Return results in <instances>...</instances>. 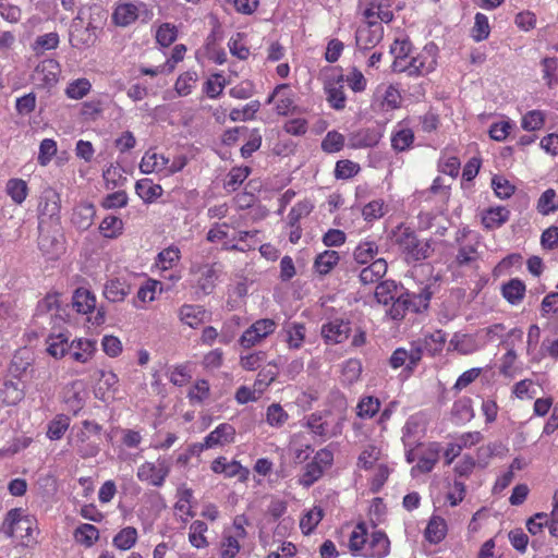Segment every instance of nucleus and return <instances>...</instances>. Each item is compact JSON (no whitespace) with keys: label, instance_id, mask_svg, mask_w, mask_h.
<instances>
[{"label":"nucleus","instance_id":"1","mask_svg":"<svg viewBox=\"0 0 558 558\" xmlns=\"http://www.w3.org/2000/svg\"><path fill=\"white\" fill-rule=\"evenodd\" d=\"M39 533L37 519L22 508L9 510L0 525V534L24 548L35 547Z\"/></svg>","mask_w":558,"mask_h":558},{"label":"nucleus","instance_id":"2","mask_svg":"<svg viewBox=\"0 0 558 558\" xmlns=\"http://www.w3.org/2000/svg\"><path fill=\"white\" fill-rule=\"evenodd\" d=\"M349 550L352 556L363 558H384L390 551L387 535L378 530L368 531L364 522L357 523L349 536Z\"/></svg>","mask_w":558,"mask_h":558},{"label":"nucleus","instance_id":"3","mask_svg":"<svg viewBox=\"0 0 558 558\" xmlns=\"http://www.w3.org/2000/svg\"><path fill=\"white\" fill-rule=\"evenodd\" d=\"M187 159L183 155H178L170 159L163 154L154 149H148L142 157L140 170L145 174L157 173L162 177H170L181 171L186 166Z\"/></svg>","mask_w":558,"mask_h":558},{"label":"nucleus","instance_id":"4","mask_svg":"<svg viewBox=\"0 0 558 558\" xmlns=\"http://www.w3.org/2000/svg\"><path fill=\"white\" fill-rule=\"evenodd\" d=\"M393 242L398 245L402 254H404L408 263L418 262L428 256V243L418 240L410 228L399 226L393 231Z\"/></svg>","mask_w":558,"mask_h":558},{"label":"nucleus","instance_id":"5","mask_svg":"<svg viewBox=\"0 0 558 558\" xmlns=\"http://www.w3.org/2000/svg\"><path fill=\"white\" fill-rule=\"evenodd\" d=\"M437 56L434 47L426 46L420 53H412L404 59L401 66H396V73H405L409 76H423L436 69Z\"/></svg>","mask_w":558,"mask_h":558},{"label":"nucleus","instance_id":"6","mask_svg":"<svg viewBox=\"0 0 558 558\" xmlns=\"http://www.w3.org/2000/svg\"><path fill=\"white\" fill-rule=\"evenodd\" d=\"M171 472L168 458L159 456L156 462L145 461L136 470V477L148 486L161 487Z\"/></svg>","mask_w":558,"mask_h":558},{"label":"nucleus","instance_id":"7","mask_svg":"<svg viewBox=\"0 0 558 558\" xmlns=\"http://www.w3.org/2000/svg\"><path fill=\"white\" fill-rule=\"evenodd\" d=\"M96 295L86 288H77L72 296V305L74 310L83 315L92 314L96 311L93 317H88V322L94 326H100L106 320V313L102 306L96 307Z\"/></svg>","mask_w":558,"mask_h":558},{"label":"nucleus","instance_id":"8","mask_svg":"<svg viewBox=\"0 0 558 558\" xmlns=\"http://www.w3.org/2000/svg\"><path fill=\"white\" fill-rule=\"evenodd\" d=\"M245 520L235 518L230 529H226L222 533L220 543V558H236L240 553V542L246 538V530L244 527Z\"/></svg>","mask_w":558,"mask_h":558},{"label":"nucleus","instance_id":"9","mask_svg":"<svg viewBox=\"0 0 558 558\" xmlns=\"http://www.w3.org/2000/svg\"><path fill=\"white\" fill-rule=\"evenodd\" d=\"M427 300V298L423 299L421 295L411 294L405 291L390 302L386 313L393 320H400L405 316L408 311L418 312L422 305L426 307Z\"/></svg>","mask_w":558,"mask_h":558},{"label":"nucleus","instance_id":"10","mask_svg":"<svg viewBox=\"0 0 558 558\" xmlns=\"http://www.w3.org/2000/svg\"><path fill=\"white\" fill-rule=\"evenodd\" d=\"M148 13L147 7L141 1L117 2L111 15L112 23L117 26L126 27L133 24L141 13Z\"/></svg>","mask_w":558,"mask_h":558},{"label":"nucleus","instance_id":"11","mask_svg":"<svg viewBox=\"0 0 558 558\" xmlns=\"http://www.w3.org/2000/svg\"><path fill=\"white\" fill-rule=\"evenodd\" d=\"M277 328L274 319L262 318L253 323L241 336L239 342L244 349L259 344L265 338L271 335Z\"/></svg>","mask_w":558,"mask_h":558},{"label":"nucleus","instance_id":"12","mask_svg":"<svg viewBox=\"0 0 558 558\" xmlns=\"http://www.w3.org/2000/svg\"><path fill=\"white\" fill-rule=\"evenodd\" d=\"M351 333V322L341 317H335L322 325L320 335L327 344L344 342Z\"/></svg>","mask_w":558,"mask_h":558},{"label":"nucleus","instance_id":"13","mask_svg":"<svg viewBox=\"0 0 558 558\" xmlns=\"http://www.w3.org/2000/svg\"><path fill=\"white\" fill-rule=\"evenodd\" d=\"M427 421L423 413L411 415L402 428V441L405 448L415 447L424 437Z\"/></svg>","mask_w":558,"mask_h":558},{"label":"nucleus","instance_id":"14","mask_svg":"<svg viewBox=\"0 0 558 558\" xmlns=\"http://www.w3.org/2000/svg\"><path fill=\"white\" fill-rule=\"evenodd\" d=\"M422 355V347L412 343L409 350L405 348H397L389 357L388 363L393 369L404 366L408 371H412L421 361Z\"/></svg>","mask_w":558,"mask_h":558},{"label":"nucleus","instance_id":"15","mask_svg":"<svg viewBox=\"0 0 558 558\" xmlns=\"http://www.w3.org/2000/svg\"><path fill=\"white\" fill-rule=\"evenodd\" d=\"M384 37V27L380 24H364L355 34V43L359 51H366L376 47Z\"/></svg>","mask_w":558,"mask_h":558},{"label":"nucleus","instance_id":"16","mask_svg":"<svg viewBox=\"0 0 558 558\" xmlns=\"http://www.w3.org/2000/svg\"><path fill=\"white\" fill-rule=\"evenodd\" d=\"M440 450L441 447L438 442H429L422 447L417 453V463L412 468V474L430 472L439 460Z\"/></svg>","mask_w":558,"mask_h":558},{"label":"nucleus","instance_id":"17","mask_svg":"<svg viewBox=\"0 0 558 558\" xmlns=\"http://www.w3.org/2000/svg\"><path fill=\"white\" fill-rule=\"evenodd\" d=\"M61 69L54 59L43 60L34 71V80L45 87H51L57 84Z\"/></svg>","mask_w":558,"mask_h":558},{"label":"nucleus","instance_id":"18","mask_svg":"<svg viewBox=\"0 0 558 558\" xmlns=\"http://www.w3.org/2000/svg\"><path fill=\"white\" fill-rule=\"evenodd\" d=\"M381 136V131L378 128H363L349 135L348 146L353 149L374 147Z\"/></svg>","mask_w":558,"mask_h":558},{"label":"nucleus","instance_id":"19","mask_svg":"<svg viewBox=\"0 0 558 558\" xmlns=\"http://www.w3.org/2000/svg\"><path fill=\"white\" fill-rule=\"evenodd\" d=\"M267 104H275L276 112L280 116H287L293 108V94L287 84H279L268 96Z\"/></svg>","mask_w":558,"mask_h":558},{"label":"nucleus","instance_id":"20","mask_svg":"<svg viewBox=\"0 0 558 558\" xmlns=\"http://www.w3.org/2000/svg\"><path fill=\"white\" fill-rule=\"evenodd\" d=\"M178 315L182 324L194 329L199 327L209 318L207 311L198 304H183L179 308Z\"/></svg>","mask_w":558,"mask_h":558},{"label":"nucleus","instance_id":"21","mask_svg":"<svg viewBox=\"0 0 558 558\" xmlns=\"http://www.w3.org/2000/svg\"><path fill=\"white\" fill-rule=\"evenodd\" d=\"M119 388V378L111 371H100V378L96 388V397L104 402H108L114 398V393Z\"/></svg>","mask_w":558,"mask_h":558},{"label":"nucleus","instance_id":"22","mask_svg":"<svg viewBox=\"0 0 558 558\" xmlns=\"http://www.w3.org/2000/svg\"><path fill=\"white\" fill-rule=\"evenodd\" d=\"M235 439V428L229 423L219 424L205 437V446L210 448L232 444Z\"/></svg>","mask_w":558,"mask_h":558},{"label":"nucleus","instance_id":"23","mask_svg":"<svg viewBox=\"0 0 558 558\" xmlns=\"http://www.w3.org/2000/svg\"><path fill=\"white\" fill-rule=\"evenodd\" d=\"M96 352V342L90 339L77 338L70 343L71 357L78 363L89 362Z\"/></svg>","mask_w":558,"mask_h":558},{"label":"nucleus","instance_id":"24","mask_svg":"<svg viewBox=\"0 0 558 558\" xmlns=\"http://www.w3.org/2000/svg\"><path fill=\"white\" fill-rule=\"evenodd\" d=\"M387 268L386 259L378 257L360 270V281L363 284L376 283L386 275Z\"/></svg>","mask_w":558,"mask_h":558},{"label":"nucleus","instance_id":"25","mask_svg":"<svg viewBox=\"0 0 558 558\" xmlns=\"http://www.w3.org/2000/svg\"><path fill=\"white\" fill-rule=\"evenodd\" d=\"M284 339L283 341L287 343L288 349L290 350H299L302 348L305 341L306 336V327L302 323H288L282 329Z\"/></svg>","mask_w":558,"mask_h":558},{"label":"nucleus","instance_id":"26","mask_svg":"<svg viewBox=\"0 0 558 558\" xmlns=\"http://www.w3.org/2000/svg\"><path fill=\"white\" fill-rule=\"evenodd\" d=\"M40 217L53 218L60 213V196L53 189H46L40 196L38 204Z\"/></svg>","mask_w":558,"mask_h":558},{"label":"nucleus","instance_id":"27","mask_svg":"<svg viewBox=\"0 0 558 558\" xmlns=\"http://www.w3.org/2000/svg\"><path fill=\"white\" fill-rule=\"evenodd\" d=\"M525 283L519 278H512L501 286V295L513 306L521 304L525 296Z\"/></svg>","mask_w":558,"mask_h":558},{"label":"nucleus","instance_id":"28","mask_svg":"<svg viewBox=\"0 0 558 558\" xmlns=\"http://www.w3.org/2000/svg\"><path fill=\"white\" fill-rule=\"evenodd\" d=\"M131 292V287L125 280L113 278L106 282L104 296L112 303L122 302Z\"/></svg>","mask_w":558,"mask_h":558},{"label":"nucleus","instance_id":"29","mask_svg":"<svg viewBox=\"0 0 558 558\" xmlns=\"http://www.w3.org/2000/svg\"><path fill=\"white\" fill-rule=\"evenodd\" d=\"M404 291L402 286H398L393 280H385L378 283L375 290V298L378 303L388 306Z\"/></svg>","mask_w":558,"mask_h":558},{"label":"nucleus","instance_id":"30","mask_svg":"<svg viewBox=\"0 0 558 558\" xmlns=\"http://www.w3.org/2000/svg\"><path fill=\"white\" fill-rule=\"evenodd\" d=\"M47 352L54 359H62L70 351L69 333H50L47 339Z\"/></svg>","mask_w":558,"mask_h":558},{"label":"nucleus","instance_id":"31","mask_svg":"<svg viewBox=\"0 0 558 558\" xmlns=\"http://www.w3.org/2000/svg\"><path fill=\"white\" fill-rule=\"evenodd\" d=\"M378 244L372 239L361 241L353 251V258L360 265H368L376 259Z\"/></svg>","mask_w":558,"mask_h":558},{"label":"nucleus","instance_id":"32","mask_svg":"<svg viewBox=\"0 0 558 558\" xmlns=\"http://www.w3.org/2000/svg\"><path fill=\"white\" fill-rule=\"evenodd\" d=\"M38 247L49 259L57 258L62 252V243L49 233L44 232L39 225Z\"/></svg>","mask_w":558,"mask_h":558},{"label":"nucleus","instance_id":"33","mask_svg":"<svg viewBox=\"0 0 558 558\" xmlns=\"http://www.w3.org/2000/svg\"><path fill=\"white\" fill-rule=\"evenodd\" d=\"M136 194L144 203H153L162 195V187L150 179H141L135 184Z\"/></svg>","mask_w":558,"mask_h":558},{"label":"nucleus","instance_id":"34","mask_svg":"<svg viewBox=\"0 0 558 558\" xmlns=\"http://www.w3.org/2000/svg\"><path fill=\"white\" fill-rule=\"evenodd\" d=\"M73 536L77 544L89 548L98 542L99 530L93 524L82 523L74 530Z\"/></svg>","mask_w":558,"mask_h":558},{"label":"nucleus","instance_id":"35","mask_svg":"<svg viewBox=\"0 0 558 558\" xmlns=\"http://www.w3.org/2000/svg\"><path fill=\"white\" fill-rule=\"evenodd\" d=\"M180 258L181 252L179 247L170 245L157 255L155 267L160 271L170 270L179 263Z\"/></svg>","mask_w":558,"mask_h":558},{"label":"nucleus","instance_id":"36","mask_svg":"<svg viewBox=\"0 0 558 558\" xmlns=\"http://www.w3.org/2000/svg\"><path fill=\"white\" fill-rule=\"evenodd\" d=\"M325 92L331 108L341 110L345 107L347 98L343 92L342 82L339 78L336 82H327L325 84Z\"/></svg>","mask_w":558,"mask_h":558},{"label":"nucleus","instance_id":"37","mask_svg":"<svg viewBox=\"0 0 558 558\" xmlns=\"http://www.w3.org/2000/svg\"><path fill=\"white\" fill-rule=\"evenodd\" d=\"M138 539V532L134 526L121 529L112 538V545L122 551L130 550Z\"/></svg>","mask_w":558,"mask_h":558},{"label":"nucleus","instance_id":"38","mask_svg":"<svg viewBox=\"0 0 558 558\" xmlns=\"http://www.w3.org/2000/svg\"><path fill=\"white\" fill-rule=\"evenodd\" d=\"M59 294L58 293H48L44 299H41L36 307V316L37 317H49L52 322L59 312Z\"/></svg>","mask_w":558,"mask_h":558},{"label":"nucleus","instance_id":"39","mask_svg":"<svg viewBox=\"0 0 558 558\" xmlns=\"http://www.w3.org/2000/svg\"><path fill=\"white\" fill-rule=\"evenodd\" d=\"M509 216L510 211L506 207H493L484 213L482 217V222L487 229H496L501 227L505 222H507Z\"/></svg>","mask_w":558,"mask_h":558},{"label":"nucleus","instance_id":"40","mask_svg":"<svg viewBox=\"0 0 558 558\" xmlns=\"http://www.w3.org/2000/svg\"><path fill=\"white\" fill-rule=\"evenodd\" d=\"M452 418L456 424H464L474 417L472 400L468 397L457 400L451 410Z\"/></svg>","mask_w":558,"mask_h":558},{"label":"nucleus","instance_id":"41","mask_svg":"<svg viewBox=\"0 0 558 558\" xmlns=\"http://www.w3.org/2000/svg\"><path fill=\"white\" fill-rule=\"evenodd\" d=\"M192 499L193 490L191 488L180 487L178 489V500L174 505V509L183 521L194 515L192 511Z\"/></svg>","mask_w":558,"mask_h":558},{"label":"nucleus","instance_id":"42","mask_svg":"<svg viewBox=\"0 0 558 558\" xmlns=\"http://www.w3.org/2000/svg\"><path fill=\"white\" fill-rule=\"evenodd\" d=\"M339 253L331 250H326L318 254L314 260V269L319 275L329 274L339 263Z\"/></svg>","mask_w":558,"mask_h":558},{"label":"nucleus","instance_id":"43","mask_svg":"<svg viewBox=\"0 0 558 558\" xmlns=\"http://www.w3.org/2000/svg\"><path fill=\"white\" fill-rule=\"evenodd\" d=\"M447 534V523L440 517H432L426 530L425 538L432 544L440 543Z\"/></svg>","mask_w":558,"mask_h":558},{"label":"nucleus","instance_id":"44","mask_svg":"<svg viewBox=\"0 0 558 558\" xmlns=\"http://www.w3.org/2000/svg\"><path fill=\"white\" fill-rule=\"evenodd\" d=\"M208 531V525L204 521L195 520L191 523L189 527V542L190 544L197 548H206L209 543L205 536V533Z\"/></svg>","mask_w":558,"mask_h":558},{"label":"nucleus","instance_id":"45","mask_svg":"<svg viewBox=\"0 0 558 558\" xmlns=\"http://www.w3.org/2000/svg\"><path fill=\"white\" fill-rule=\"evenodd\" d=\"M92 90V83L86 77L72 80L68 83L64 94L69 99L81 100Z\"/></svg>","mask_w":558,"mask_h":558},{"label":"nucleus","instance_id":"46","mask_svg":"<svg viewBox=\"0 0 558 558\" xmlns=\"http://www.w3.org/2000/svg\"><path fill=\"white\" fill-rule=\"evenodd\" d=\"M536 210L542 216H548L558 210V195L554 189L545 190L536 203Z\"/></svg>","mask_w":558,"mask_h":558},{"label":"nucleus","instance_id":"47","mask_svg":"<svg viewBox=\"0 0 558 558\" xmlns=\"http://www.w3.org/2000/svg\"><path fill=\"white\" fill-rule=\"evenodd\" d=\"M5 192L13 203L21 205L28 195V185L23 179L13 178L8 180L5 184Z\"/></svg>","mask_w":558,"mask_h":558},{"label":"nucleus","instance_id":"48","mask_svg":"<svg viewBox=\"0 0 558 558\" xmlns=\"http://www.w3.org/2000/svg\"><path fill=\"white\" fill-rule=\"evenodd\" d=\"M324 518V510L315 506L304 512L300 520V529L303 534H311Z\"/></svg>","mask_w":558,"mask_h":558},{"label":"nucleus","instance_id":"49","mask_svg":"<svg viewBox=\"0 0 558 558\" xmlns=\"http://www.w3.org/2000/svg\"><path fill=\"white\" fill-rule=\"evenodd\" d=\"M251 174V168L248 167H233L227 174L223 182V187L228 192L236 191L241 184Z\"/></svg>","mask_w":558,"mask_h":558},{"label":"nucleus","instance_id":"50","mask_svg":"<svg viewBox=\"0 0 558 558\" xmlns=\"http://www.w3.org/2000/svg\"><path fill=\"white\" fill-rule=\"evenodd\" d=\"M306 426L313 434L323 438H329L337 434V432L330 427L327 420H324L322 415L315 413L307 417Z\"/></svg>","mask_w":558,"mask_h":558},{"label":"nucleus","instance_id":"51","mask_svg":"<svg viewBox=\"0 0 558 558\" xmlns=\"http://www.w3.org/2000/svg\"><path fill=\"white\" fill-rule=\"evenodd\" d=\"M94 217H95L94 205L93 204H82L75 208V210L73 213L72 221L77 228L85 230L92 226Z\"/></svg>","mask_w":558,"mask_h":558},{"label":"nucleus","instance_id":"52","mask_svg":"<svg viewBox=\"0 0 558 558\" xmlns=\"http://www.w3.org/2000/svg\"><path fill=\"white\" fill-rule=\"evenodd\" d=\"M390 53L393 57L391 65L393 70L396 66H401L404 59L412 53V44L407 38L396 39L390 46Z\"/></svg>","mask_w":558,"mask_h":558},{"label":"nucleus","instance_id":"53","mask_svg":"<svg viewBox=\"0 0 558 558\" xmlns=\"http://www.w3.org/2000/svg\"><path fill=\"white\" fill-rule=\"evenodd\" d=\"M198 75L195 71H186L179 75L174 84L178 96L184 97L190 95L196 86Z\"/></svg>","mask_w":558,"mask_h":558},{"label":"nucleus","instance_id":"54","mask_svg":"<svg viewBox=\"0 0 558 558\" xmlns=\"http://www.w3.org/2000/svg\"><path fill=\"white\" fill-rule=\"evenodd\" d=\"M339 80L345 83L348 87L354 93H362L366 89L367 80L364 74L355 66H353L348 74L340 75Z\"/></svg>","mask_w":558,"mask_h":558},{"label":"nucleus","instance_id":"55","mask_svg":"<svg viewBox=\"0 0 558 558\" xmlns=\"http://www.w3.org/2000/svg\"><path fill=\"white\" fill-rule=\"evenodd\" d=\"M381 451L375 445H367L364 447L357 458V468L364 470H371L380 461Z\"/></svg>","mask_w":558,"mask_h":558},{"label":"nucleus","instance_id":"56","mask_svg":"<svg viewBox=\"0 0 558 558\" xmlns=\"http://www.w3.org/2000/svg\"><path fill=\"white\" fill-rule=\"evenodd\" d=\"M242 465L233 460L228 461L225 457H218L211 462V470L217 474H225L227 477H233L240 473Z\"/></svg>","mask_w":558,"mask_h":558},{"label":"nucleus","instance_id":"57","mask_svg":"<svg viewBox=\"0 0 558 558\" xmlns=\"http://www.w3.org/2000/svg\"><path fill=\"white\" fill-rule=\"evenodd\" d=\"M69 427L70 417L64 414L57 415L48 424L47 437L50 440H59L63 437Z\"/></svg>","mask_w":558,"mask_h":558},{"label":"nucleus","instance_id":"58","mask_svg":"<svg viewBox=\"0 0 558 558\" xmlns=\"http://www.w3.org/2000/svg\"><path fill=\"white\" fill-rule=\"evenodd\" d=\"M99 230L105 238H118L122 233L123 221L119 217L107 216L100 222Z\"/></svg>","mask_w":558,"mask_h":558},{"label":"nucleus","instance_id":"59","mask_svg":"<svg viewBox=\"0 0 558 558\" xmlns=\"http://www.w3.org/2000/svg\"><path fill=\"white\" fill-rule=\"evenodd\" d=\"M414 141V134L411 129L401 128L391 136V146L397 151L409 149Z\"/></svg>","mask_w":558,"mask_h":558},{"label":"nucleus","instance_id":"60","mask_svg":"<svg viewBox=\"0 0 558 558\" xmlns=\"http://www.w3.org/2000/svg\"><path fill=\"white\" fill-rule=\"evenodd\" d=\"M342 381L345 384L356 383L362 374V362L359 359H349L342 364Z\"/></svg>","mask_w":558,"mask_h":558},{"label":"nucleus","instance_id":"61","mask_svg":"<svg viewBox=\"0 0 558 558\" xmlns=\"http://www.w3.org/2000/svg\"><path fill=\"white\" fill-rule=\"evenodd\" d=\"M289 418L287 411L279 404L272 403L267 408L266 422L269 426L280 428Z\"/></svg>","mask_w":558,"mask_h":558},{"label":"nucleus","instance_id":"62","mask_svg":"<svg viewBox=\"0 0 558 558\" xmlns=\"http://www.w3.org/2000/svg\"><path fill=\"white\" fill-rule=\"evenodd\" d=\"M446 341L445 335L442 331L437 330L433 333L426 335L421 342H415L414 344L421 345L423 352L426 351L430 354H434L438 351H441L444 343Z\"/></svg>","mask_w":558,"mask_h":558},{"label":"nucleus","instance_id":"63","mask_svg":"<svg viewBox=\"0 0 558 558\" xmlns=\"http://www.w3.org/2000/svg\"><path fill=\"white\" fill-rule=\"evenodd\" d=\"M58 151L57 142L52 138H44L39 144L37 162L41 167L48 166Z\"/></svg>","mask_w":558,"mask_h":558},{"label":"nucleus","instance_id":"64","mask_svg":"<svg viewBox=\"0 0 558 558\" xmlns=\"http://www.w3.org/2000/svg\"><path fill=\"white\" fill-rule=\"evenodd\" d=\"M380 409V402L377 398L367 396L362 398L356 407L357 416L361 418H372Z\"/></svg>","mask_w":558,"mask_h":558}]
</instances>
